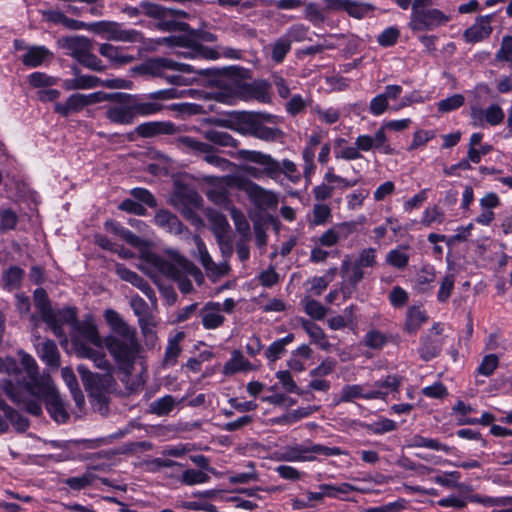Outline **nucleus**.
<instances>
[{
    "instance_id": "59",
    "label": "nucleus",
    "mask_w": 512,
    "mask_h": 512,
    "mask_svg": "<svg viewBox=\"0 0 512 512\" xmlns=\"http://www.w3.org/2000/svg\"><path fill=\"white\" fill-rule=\"evenodd\" d=\"M304 311L307 315L317 320L323 319L327 313V309L314 299L304 300Z\"/></svg>"
},
{
    "instance_id": "13",
    "label": "nucleus",
    "mask_w": 512,
    "mask_h": 512,
    "mask_svg": "<svg viewBox=\"0 0 512 512\" xmlns=\"http://www.w3.org/2000/svg\"><path fill=\"white\" fill-rule=\"evenodd\" d=\"M504 117V111L497 104H492L487 109H482L478 104H473L470 107V118L476 127H483L486 123L496 126L502 123Z\"/></svg>"
},
{
    "instance_id": "43",
    "label": "nucleus",
    "mask_w": 512,
    "mask_h": 512,
    "mask_svg": "<svg viewBox=\"0 0 512 512\" xmlns=\"http://www.w3.org/2000/svg\"><path fill=\"white\" fill-rule=\"evenodd\" d=\"M183 338V333H178L172 340L169 341L163 359V364L165 366H173L176 364L177 358L181 353V347L179 343Z\"/></svg>"
},
{
    "instance_id": "46",
    "label": "nucleus",
    "mask_w": 512,
    "mask_h": 512,
    "mask_svg": "<svg viewBox=\"0 0 512 512\" xmlns=\"http://www.w3.org/2000/svg\"><path fill=\"white\" fill-rule=\"evenodd\" d=\"M23 275L24 271L17 266H12L7 269L2 276L4 288L10 291L18 288L23 279Z\"/></svg>"
},
{
    "instance_id": "51",
    "label": "nucleus",
    "mask_w": 512,
    "mask_h": 512,
    "mask_svg": "<svg viewBox=\"0 0 512 512\" xmlns=\"http://www.w3.org/2000/svg\"><path fill=\"white\" fill-rule=\"evenodd\" d=\"M460 478V473L457 471L447 472L443 475H437L433 478L435 483H438L446 488H459V489H468L467 486L458 482Z\"/></svg>"
},
{
    "instance_id": "45",
    "label": "nucleus",
    "mask_w": 512,
    "mask_h": 512,
    "mask_svg": "<svg viewBox=\"0 0 512 512\" xmlns=\"http://www.w3.org/2000/svg\"><path fill=\"white\" fill-rule=\"evenodd\" d=\"M133 117L136 115L148 116L159 112L162 109V105L156 102H142L139 101L136 96L133 95L131 101Z\"/></svg>"
},
{
    "instance_id": "2",
    "label": "nucleus",
    "mask_w": 512,
    "mask_h": 512,
    "mask_svg": "<svg viewBox=\"0 0 512 512\" xmlns=\"http://www.w3.org/2000/svg\"><path fill=\"white\" fill-rule=\"evenodd\" d=\"M143 270L153 277L159 273L177 282L179 290L188 294L193 291V285L188 277H192L198 285L204 282L201 270L187 258L174 250H167L165 254L159 255L154 252H147L142 255Z\"/></svg>"
},
{
    "instance_id": "50",
    "label": "nucleus",
    "mask_w": 512,
    "mask_h": 512,
    "mask_svg": "<svg viewBox=\"0 0 512 512\" xmlns=\"http://www.w3.org/2000/svg\"><path fill=\"white\" fill-rule=\"evenodd\" d=\"M305 18L311 22L313 25H320L326 20V10L325 8H320L317 4L313 2L304 3Z\"/></svg>"
},
{
    "instance_id": "38",
    "label": "nucleus",
    "mask_w": 512,
    "mask_h": 512,
    "mask_svg": "<svg viewBox=\"0 0 512 512\" xmlns=\"http://www.w3.org/2000/svg\"><path fill=\"white\" fill-rule=\"evenodd\" d=\"M203 137L218 146L234 148L238 146V141L225 131L208 129L203 132Z\"/></svg>"
},
{
    "instance_id": "57",
    "label": "nucleus",
    "mask_w": 512,
    "mask_h": 512,
    "mask_svg": "<svg viewBox=\"0 0 512 512\" xmlns=\"http://www.w3.org/2000/svg\"><path fill=\"white\" fill-rule=\"evenodd\" d=\"M471 502L481 503L485 506H512V496L505 497H482L474 495L470 497Z\"/></svg>"
},
{
    "instance_id": "52",
    "label": "nucleus",
    "mask_w": 512,
    "mask_h": 512,
    "mask_svg": "<svg viewBox=\"0 0 512 512\" xmlns=\"http://www.w3.org/2000/svg\"><path fill=\"white\" fill-rule=\"evenodd\" d=\"M291 49L290 40L284 36L275 41L271 49V58L276 63L284 60L285 56Z\"/></svg>"
},
{
    "instance_id": "54",
    "label": "nucleus",
    "mask_w": 512,
    "mask_h": 512,
    "mask_svg": "<svg viewBox=\"0 0 512 512\" xmlns=\"http://www.w3.org/2000/svg\"><path fill=\"white\" fill-rule=\"evenodd\" d=\"M210 477L203 471L187 469L182 473L181 482L185 485H195L208 482Z\"/></svg>"
},
{
    "instance_id": "21",
    "label": "nucleus",
    "mask_w": 512,
    "mask_h": 512,
    "mask_svg": "<svg viewBox=\"0 0 512 512\" xmlns=\"http://www.w3.org/2000/svg\"><path fill=\"white\" fill-rule=\"evenodd\" d=\"M76 319V309L66 307L57 311L52 309V320L44 322L50 327L55 336L61 338L65 337L63 325L73 324L74 322H76Z\"/></svg>"
},
{
    "instance_id": "44",
    "label": "nucleus",
    "mask_w": 512,
    "mask_h": 512,
    "mask_svg": "<svg viewBox=\"0 0 512 512\" xmlns=\"http://www.w3.org/2000/svg\"><path fill=\"white\" fill-rule=\"evenodd\" d=\"M439 290L437 293V300L440 303H445L451 297L455 285V274L452 272L446 273L440 280Z\"/></svg>"
},
{
    "instance_id": "63",
    "label": "nucleus",
    "mask_w": 512,
    "mask_h": 512,
    "mask_svg": "<svg viewBox=\"0 0 512 512\" xmlns=\"http://www.w3.org/2000/svg\"><path fill=\"white\" fill-rule=\"evenodd\" d=\"M312 112L326 124H333L340 118V112L334 108L322 109L319 106L312 108Z\"/></svg>"
},
{
    "instance_id": "20",
    "label": "nucleus",
    "mask_w": 512,
    "mask_h": 512,
    "mask_svg": "<svg viewBox=\"0 0 512 512\" xmlns=\"http://www.w3.org/2000/svg\"><path fill=\"white\" fill-rule=\"evenodd\" d=\"M222 308L219 302H208L199 312L202 325L205 329L213 330L221 327L225 317L221 314Z\"/></svg>"
},
{
    "instance_id": "49",
    "label": "nucleus",
    "mask_w": 512,
    "mask_h": 512,
    "mask_svg": "<svg viewBox=\"0 0 512 512\" xmlns=\"http://www.w3.org/2000/svg\"><path fill=\"white\" fill-rule=\"evenodd\" d=\"M409 447H424L436 451H444L449 452L450 448L446 446L445 444L440 443L436 439L431 438H425L420 435H415L412 437L409 445Z\"/></svg>"
},
{
    "instance_id": "60",
    "label": "nucleus",
    "mask_w": 512,
    "mask_h": 512,
    "mask_svg": "<svg viewBox=\"0 0 512 512\" xmlns=\"http://www.w3.org/2000/svg\"><path fill=\"white\" fill-rule=\"evenodd\" d=\"M361 269L363 268H373L377 264L376 260V249L374 248H365L360 253L358 258L354 262Z\"/></svg>"
},
{
    "instance_id": "26",
    "label": "nucleus",
    "mask_w": 512,
    "mask_h": 512,
    "mask_svg": "<svg viewBox=\"0 0 512 512\" xmlns=\"http://www.w3.org/2000/svg\"><path fill=\"white\" fill-rule=\"evenodd\" d=\"M99 53L116 66H123L135 60L134 56L124 54L120 47L113 46L109 43L101 44Z\"/></svg>"
},
{
    "instance_id": "18",
    "label": "nucleus",
    "mask_w": 512,
    "mask_h": 512,
    "mask_svg": "<svg viewBox=\"0 0 512 512\" xmlns=\"http://www.w3.org/2000/svg\"><path fill=\"white\" fill-rule=\"evenodd\" d=\"M116 274L124 281L131 283L133 286L140 289L146 297L150 300L152 305H156L157 297L154 290L150 285L136 272L129 270L123 265L116 266Z\"/></svg>"
},
{
    "instance_id": "53",
    "label": "nucleus",
    "mask_w": 512,
    "mask_h": 512,
    "mask_svg": "<svg viewBox=\"0 0 512 512\" xmlns=\"http://www.w3.org/2000/svg\"><path fill=\"white\" fill-rule=\"evenodd\" d=\"M79 332L91 344L98 348H102L104 342L101 340L98 330L93 323H83L79 327Z\"/></svg>"
},
{
    "instance_id": "8",
    "label": "nucleus",
    "mask_w": 512,
    "mask_h": 512,
    "mask_svg": "<svg viewBox=\"0 0 512 512\" xmlns=\"http://www.w3.org/2000/svg\"><path fill=\"white\" fill-rule=\"evenodd\" d=\"M221 81L228 89L227 97L229 99L235 97L244 100L255 99L262 103L270 101L268 85L264 82L246 83L237 77H226Z\"/></svg>"
},
{
    "instance_id": "25",
    "label": "nucleus",
    "mask_w": 512,
    "mask_h": 512,
    "mask_svg": "<svg viewBox=\"0 0 512 512\" xmlns=\"http://www.w3.org/2000/svg\"><path fill=\"white\" fill-rule=\"evenodd\" d=\"M178 148L194 156L203 157L209 152L210 144L202 142L191 136H180L175 141Z\"/></svg>"
},
{
    "instance_id": "5",
    "label": "nucleus",
    "mask_w": 512,
    "mask_h": 512,
    "mask_svg": "<svg viewBox=\"0 0 512 512\" xmlns=\"http://www.w3.org/2000/svg\"><path fill=\"white\" fill-rule=\"evenodd\" d=\"M104 344L119 369L128 371L133 367L140 350L134 327L118 333H111L105 338Z\"/></svg>"
},
{
    "instance_id": "58",
    "label": "nucleus",
    "mask_w": 512,
    "mask_h": 512,
    "mask_svg": "<svg viewBox=\"0 0 512 512\" xmlns=\"http://www.w3.org/2000/svg\"><path fill=\"white\" fill-rule=\"evenodd\" d=\"M386 343V335L379 330H370L364 337L365 346L371 349H381Z\"/></svg>"
},
{
    "instance_id": "39",
    "label": "nucleus",
    "mask_w": 512,
    "mask_h": 512,
    "mask_svg": "<svg viewBox=\"0 0 512 512\" xmlns=\"http://www.w3.org/2000/svg\"><path fill=\"white\" fill-rule=\"evenodd\" d=\"M140 7L143 9V12L146 16L155 18V19H164L168 15L171 16H185L186 13L178 11V10H167L166 8L151 2H141Z\"/></svg>"
},
{
    "instance_id": "7",
    "label": "nucleus",
    "mask_w": 512,
    "mask_h": 512,
    "mask_svg": "<svg viewBox=\"0 0 512 512\" xmlns=\"http://www.w3.org/2000/svg\"><path fill=\"white\" fill-rule=\"evenodd\" d=\"M432 0H414L409 27L414 32L430 31L447 23L450 17L432 7Z\"/></svg>"
},
{
    "instance_id": "27",
    "label": "nucleus",
    "mask_w": 512,
    "mask_h": 512,
    "mask_svg": "<svg viewBox=\"0 0 512 512\" xmlns=\"http://www.w3.org/2000/svg\"><path fill=\"white\" fill-rule=\"evenodd\" d=\"M75 78L68 79L63 82V88L67 91L92 89L99 87L100 78L93 75H81L78 69H74Z\"/></svg>"
},
{
    "instance_id": "40",
    "label": "nucleus",
    "mask_w": 512,
    "mask_h": 512,
    "mask_svg": "<svg viewBox=\"0 0 512 512\" xmlns=\"http://www.w3.org/2000/svg\"><path fill=\"white\" fill-rule=\"evenodd\" d=\"M301 324L312 341L319 345L320 348L327 350L330 347V343L328 342L326 335L321 327L305 319L302 320Z\"/></svg>"
},
{
    "instance_id": "17",
    "label": "nucleus",
    "mask_w": 512,
    "mask_h": 512,
    "mask_svg": "<svg viewBox=\"0 0 512 512\" xmlns=\"http://www.w3.org/2000/svg\"><path fill=\"white\" fill-rule=\"evenodd\" d=\"M323 139V135L320 132L312 133L309 138L307 145L302 151V159L304 162L303 176L308 183L311 182V177L315 172L316 165L314 163L315 147L318 146Z\"/></svg>"
},
{
    "instance_id": "47",
    "label": "nucleus",
    "mask_w": 512,
    "mask_h": 512,
    "mask_svg": "<svg viewBox=\"0 0 512 512\" xmlns=\"http://www.w3.org/2000/svg\"><path fill=\"white\" fill-rule=\"evenodd\" d=\"M175 404L176 400L172 395H165L150 404V412L158 416H164L173 410Z\"/></svg>"
},
{
    "instance_id": "14",
    "label": "nucleus",
    "mask_w": 512,
    "mask_h": 512,
    "mask_svg": "<svg viewBox=\"0 0 512 512\" xmlns=\"http://www.w3.org/2000/svg\"><path fill=\"white\" fill-rule=\"evenodd\" d=\"M165 41L171 46H181L188 49L187 52H182L181 55L190 58H204V59H217L219 53L212 48L206 47L199 43H192L186 36L168 37Z\"/></svg>"
},
{
    "instance_id": "3",
    "label": "nucleus",
    "mask_w": 512,
    "mask_h": 512,
    "mask_svg": "<svg viewBox=\"0 0 512 512\" xmlns=\"http://www.w3.org/2000/svg\"><path fill=\"white\" fill-rule=\"evenodd\" d=\"M78 356L91 360L94 366L104 372L103 375L91 372L85 365H79L77 371L81 377L85 389L92 397L100 398L102 393L113 388L114 367L107 359L106 354L95 348L80 344L77 349Z\"/></svg>"
},
{
    "instance_id": "24",
    "label": "nucleus",
    "mask_w": 512,
    "mask_h": 512,
    "mask_svg": "<svg viewBox=\"0 0 512 512\" xmlns=\"http://www.w3.org/2000/svg\"><path fill=\"white\" fill-rule=\"evenodd\" d=\"M154 221L156 225L165 229L169 233L181 234L183 232V224L178 217L168 210H159L156 212Z\"/></svg>"
},
{
    "instance_id": "15",
    "label": "nucleus",
    "mask_w": 512,
    "mask_h": 512,
    "mask_svg": "<svg viewBox=\"0 0 512 512\" xmlns=\"http://www.w3.org/2000/svg\"><path fill=\"white\" fill-rule=\"evenodd\" d=\"M248 198L260 210L276 208L278 204L277 195L270 190L264 189L260 185L249 181L243 188Z\"/></svg>"
},
{
    "instance_id": "31",
    "label": "nucleus",
    "mask_w": 512,
    "mask_h": 512,
    "mask_svg": "<svg viewBox=\"0 0 512 512\" xmlns=\"http://www.w3.org/2000/svg\"><path fill=\"white\" fill-rule=\"evenodd\" d=\"M178 202L182 206L181 211L187 218L193 217V210L201 206L202 198L194 190H186L178 195Z\"/></svg>"
},
{
    "instance_id": "55",
    "label": "nucleus",
    "mask_w": 512,
    "mask_h": 512,
    "mask_svg": "<svg viewBox=\"0 0 512 512\" xmlns=\"http://www.w3.org/2000/svg\"><path fill=\"white\" fill-rule=\"evenodd\" d=\"M104 316L107 323L111 326L112 333H118L132 328L121 318V316L116 311L112 309L106 310Z\"/></svg>"
},
{
    "instance_id": "61",
    "label": "nucleus",
    "mask_w": 512,
    "mask_h": 512,
    "mask_svg": "<svg viewBox=\"0 0 512 512\" xmlns=\"http://www.w3.org/2000/svg\"><path fill=\"white\" fill-rule=\"evenodd\" d=\"M499 364V358L495 354H489L483 357L480 365L477 368L479 374L490 376L496 370Z\"/></svg>"
},
{
    "instance_id": "35",
    "label": "nucleus",
    "mask_w": 512,
    "mask_h": 512,
    "mask_svg": "<svg viewBox=\"0 0 512 512\" xmlns=\"http://www.w3.org/2000/svg\"><path fill=\"white\" fill-rule=\"evenodd\" d=\"M51 56V52L44 46H33L22 56V62L25 66L37 67Z\"/></svg>"
},
{
    "instance_id": "23",
    "label": "nucleus",
    "mask_w": 512,
    "mask_h": 512,
    "mask_svg": "<svg viewBox=\"0 0 512 512\" xmlns=\"http://www.w3.org/2000/svg\"><path fill=\"white\" fill-rule=\"evenodd\" d=\"M353 225L351 223L338 224L327 231H325L318 239L319 244L326 247L336 245L342 237H345L352 231Z\"/></svg>"
},
{
    "instance_id": "28",
    "label": "nucleus",
    "mask_w": 512,
    "mask_h": 512,
    "mask_svg": "<svg viewBox=\"0 0 512 512\" xmlns=\"http://www.w3.org/2000/svg\"><path fill=\"white\" fill-rule=\"evenodd\" d=\"M351 488L349 484H342L339 487L330 484L319 485L318 492L308 491L307 502L314 504L315 502H322L325 497H336L338 493H347Z\"/></svg>"
},
{
    "instance_id": "4",
    "label": "nucleus",
    "mask_w": 512,
    "mask_h": 512,
    "mask_svg": "<svg viewBox=\"0 0 512 512\" xmlns=\"http://www.w3.org/2000/svg\"><path fill=\"white\" fill-rule=\"evenodd\" d=\"M237 158L261 166V168L250 165L243 166L242 170L253 178L259 179L266 176L270 179H277L280 174L283 173L292 183H298L300 181L301 175L297 165L289 159H284L280 163L269 154L247 149L239 150L237 152Z\"/></svg>"
},
{
    "instance_id": "56",
    "label": "nucleus",
    "mask_w": 512,
    "mask_h": 512,
    "mask_svg": "<svg viewBox=\"0 0 512 512\" xmlns=\"http://www.w3.org/2000/svg\"><path fill=\"white\" fill-rule=\"evenodd\" d=\"M464 101L465 98L462 94H454L446 99L439 101L437 108L441 113H448L460 108L464 104Z\"/></svg>"
},
{
    "instance_id": "48",
    "label": "nucleus",
    "mask_w": 512,
    "mask_h": 512,
    "mask_svg": "<svg viewBox=\"0 0 512 512\" xmlns=\"http://www.w3.org/2000/svg\"><path fill=\"white\" fill-rule=\"evenodd\" d=\"M203 268L205 269L208 278L213 282H217L222 277L228 275L230 271V266L226 260L220 263H215L212 260Z\"/></svg>"
},
{
    "instance_id": "34",
    "label": "nucleus",
    "mask_w": 512,
    "mask_h": 512,
    "mask_svg": "<svg viewBox=\"0 0 512 512\" xmlns=\"http://www.w3.org/2000/svg\"><path fill=\"white\" fill-rule=\"evenodd\" d=\"M252 364L245 359L242 352L239 350L232 351L231 359L227 361L223 367L225 375H232L240 371L252 370Z\"/></svg>"
},
{
    "instance_id": "9",
    "label": "nucleus",
    "mask_w": 512,
    "mask_h": 512,
    "mask_svg": "<svg viewBox=\"0 0 512 512\" xmlns=\"http://www.w3.org/2000/svg\"><path fill=\"white\" fill-rule=\"evenodd\" d=\"M133 71L140 75H148L159 78H164V76H166V72L169 71L185 74H203L202 71H197L193 66L189 64L176 62L172 59L163 57L149 59L141 65L134 67Z\"/></svg>"
},
{
    "instance_id": "42",
    "label": "nucleus",
    "mask_w": 512,
    "mask_h": 512,
    "mask_svg": "<svg viewBox=\"0 0 512 512\" xmlns=\"http://www.w3.org/2000/svg\"><path fill=\"white\" fill-rule=\"evenodd\" d=\"M34 302L36 308L39 310L43 321H51L52 320V308L50 306L49 299L47 297V293L44 289L39 288L34 292Z\"/></svg>"
},
{
    "instance_id": "16",
    "label": "nucleus",
    "mask_w": 512,
    "mask_h": 512,
    "mask_svg": "<svg viewBox=\"0 0 512 512\" xmlns=\"http://www.w3.org/2000/svg\"><path fill=\"white\" fill-rule=\"evenodd\" d=\"M355 145L359 153L361 151L368 152L375 148L386 155L395 154V149L388 143L387 135L383 129H378L373 137L366 134L359 135L355 139Z\"/></svg>"
},
{
    "instance_id": "33",
    "label": "nucleus",
    "mask_w": 512,
    "mask_h": 512,
    "mask_svg": "<svg viewBox=\"0 0 512 512\" xmlns=\"http://www.w3.org/2000/svg\"><path fill=\"white\" fill-rule=\"evenodd\" d=\"M307 445L296 444L293 446H287L282 451L277 453V459L280 461H312L314 457H306Z\"/></svg>"
},
{
    "instance_id": "12",
    "label": "nucleus",
    "mask_w": 512,
    "mask_h": 512,
    "mask_svg": "<svg viewBox=\"0 0 512 512\" xmlns=\"http://www.w3.org/2000/svg\"><path fill=\"white\" fill-rule=\"evenodd\" d=\"M340 274L343 278L340 290L344 298H348L363 280L364 271L354 262H351L349 256H345L341 263Z\"/></svg>"
},
{
    "instance_id": "64",
    "label": "nucleus",
    "mask_w": 512,
    "mask_h": 512,
    "mask_svg": "<svg viewBox=\"0 0 512 512\" xmlns=\"http://www.w3.org/2000/svg\"><path fill=\"white\" fill-rule=\"evenodd\" d=\"M496 58L512 63V36L507 35L503 37Z\"/></svg>"
},
{
    "instance_id": "11",
    "label": "nucleus",
    "mask_w": 512,
    "mask_h": 512,
    "mask_svg": "<svg viewBox=\"0 0 512 512\" xmlns=\"http://www.w3.org/2000/svg\"><path fill=\"white\" fill-rule=\"evenodd\" d=\"M133 95L127 93H113L112 104L106 107V118L115 124L129 125L134 122L131 101Z\"/></svg>"
},
{
    "instance_id": "30",
    "label": "nucleus",
    "mask_w": 512,
    "mask_h": 512,
    "mask_svg": "<svg viewBox=\"0 0 512 512\" xmlns=\"http://www.w3.org/2000/svg\"><path fill=\"white\" fill-rule=\"evenodd\" d=\"M409 250L410 247L408 245H401L390 250L385 257L386 264L398 270L405 269L410 260Z\"/></svg>"
},
{
    "instance_id": "22",
    "label": "nucleus",
    "mask_w": 512,
    "mask_h": 512,
    "mask_svg": "<svg viewBox=\"0 0 512 512\" xmlns=\"http://www.w3.org/2000/svg\"><path fill=\"white\" fill-rule=\"evenodd\" d=\"M272 116L258 114V119L254 129V136L257 139L273 142L279 140L283 136V132L276 127H268L263 123V120L270 121Z\"/></svg>"
},
{
    "instance_id": "1",
    "label": "nucleus",
    "mask_w": 512,
    "mask_h": 512,
    "mask_svg": "<svg viewBox=\"0 0 512 512\" xmlns=\"http://www.w3.org/2000/svg\"><path fill=\"white\" fill-rule=\"evenodd\" d=\"M19 355L27 377L20 387H14L10 380H3L0 385L5 394L11 401L23 405L27 412L35 416L42 414L40 401L43 400L48 413L55 421L66 422L69 414L50 376L39 375L37 363L29 354L20 351Z\"/></svg>"
},
{
    "instance_id": "6",
    "label": "nucleus",
    "mask_w": 512,
    "mask_h": 512,
    "mask_svg": "<svg viewBox=\"0 0 512 512\" xmlns=\"http://www.w3.org/2000/svg\"><path fill=\"white\" fill-rule=\"evenodd\" d=\"M59 43L67 51L68 55L76 59L84 67L96 72H102L106 69L102 61L93 54V41L89 38L85 36H69L61 38Z\"/></svg>"
},
{
    "instance_id": "19",
    "label": "nucleus",
    "mask_w": 512,
    "mask_h": 512,
    "mask_svg": "<svg viewBox=\"0 0 512 512\" xmlns=\"http://www.w3.org/2000/svg\"><path fill=\"white\" fill-rule=\"evenodd\" d=\"M492 15L480 16L475 23L465 30L463 37L469 43L482 41L492 33Z\"/></svg>"
},
{
    "instance_id": "62",
    "label": "nucleus",
    "mask_w": 512,
    "mask_h": 512,
    "mask_svg": "<svg viewBox=\"0 0 512 512\" xmlns=\"http://www.w3.org/2000/svg\"><path fill=\"white\" fill-rule=\"evenodd\" d=\"M276 377L281 383L282 387L289 393H297L303 395L305 392L300 390L294 382L292 375L289 371H278Z\"/></svg>"
},
{
    "instance_id": "29",
    "label": "nucleus",
    "mask_w": 512,
    "mask_h": 512,
    "mask_svg": "<svg viewBox=\"0 0 512 512\" xmlns=\"http://www.w3.org/2000/svg\"><path fill=\"white\" fill-rule=\"evenodd\" d=\"M442 338L432 337L430 335L421 338V346L418 350L420 357L424 361H430L437 357L442 349Z\"/></svg>"
},
{
    "instance_id": "37",
    "label": "nucleus",
    "mask_w": 512,
    "mask_h": 512,
    "mask_svg": "<svg viewBox=\"0 0 512 512\" xmlns=\"http://www.w3.org/2000/svg\"><path fill=\"white\" fill-rule=\"evenodd\" d=\"M428 320L424 310L419 307H410L407 311L405 330L408 333L414 334L417 330Z\"/></svg>"
},
{
    "instance_id": "41",
    "label": "nucleus",
    "mask_w": 512,
    "mask_h": 512,
    "mask_svg": "<svg viewBox=\"0 0 512 512\" xmlns=\"http://www.w3.org/2000/svg\"><path fill=\"white\" fill-rule=\"evenodd\" d=\"M0 409L4 413L5 418L9 419L18 431L24 432L29 427L28 419L20 415L4 401H0Z\"/></svg>"
},
{
    "instance_id": "32",
    "label": "nucleus",
    "mask_w": 512,
    "mask_h": 512,
    "mask_svg": "<svg viewBox=\"0 0 512 512\" xmlns=\"http://www.w3.org/2000/svg\"><path fill=\"white\" fill-rule=\"evenodd\" d=\"M84 94L75 93L67 98L64 103L55 104V112L67 117L71 113H76L86 107L84 102Z\"/></svg>"
},
{
    "instance_id": "36",
    "label": "nucleus",
    "mask_w": 512,
    "mask_h": 512,
    "mask_svg": "<svg viewBox=\"0 0 512 512\" xmlns=\"http://www.w3.org/2000/svg\"><path fill=\"white\" fill-rule=\"evenodd\" d=\"M38 353L40 358L49 366L58 367L60 364V354L57 345L52 340H46L39 345Z\"/></svg>"
},
{
    "instance_id": "10",
    "label": "nucleus",
    "mask_w": 512,
    "mask_h": 512,
    "mask_svg": "<svg viewBox=\"0 0 512 512\" xmlns=\"http://www.w3.org/2000/svg\"><path fill=\"white\" fill-rule=\"evenodd\" d=\"M89 30L103 35L107 40L135 43L142 42V33L134 29H124L120 23L113 21H99L89 24Z\"/></svg>"
}]
</instances>
